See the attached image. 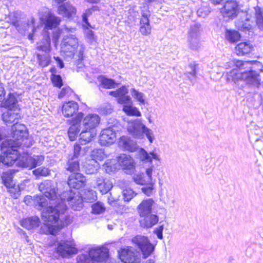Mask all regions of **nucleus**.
Here are the masks:
<instances>
[{
    "instance_id": "f257e3e1",
    "label": "nucleus",
    "mask_w": 263,
    "mask_h": 263,
    "mask_svg": "<svg viewBox=\"0 0 263 263\" xmlns=\"http://www.w3.org/2000/svg\"><path fill=\"white\" fill-rule=\"evenodd\" d=\"M237 68H234L227 72V80L236 83L242 81L250 87H258L260 85V76L256 69L261 70L263 65L256 61H241L235 62Z\"/></svg>"
},
{
    "instance_id": "f03ea898",
    "label": "nucleus",
    "mask_w": 263,
    "mask_h": 263,
    "mask_svg": "<svg viewBox=\"0 0 263 263\" xmlns=\"http://www.w3.org/2000/svg\"><path fill=\"white\" fill-rule=\"evenodd\" d=\"M138 153L139 160L145 163H149V165L145 167V174L144 173L136 174L133 176V180L137 184L144 185L153 180V176L155 177L159 175V170L152 164V160L159 161L160 156L155 151L148 153L143 148H139Z\"/></svg>"
},
{
    "instance_id": "7ed1b4c3",
    "label": "nucleus",
    "mask_w": 263,
    "mask_h": 263,
    "mask_svg": "<svg viewBox=\"0 0 263 263\" xmlns=\"http://www.w3.org/2000/svg\"><path fill=\"white\" fill-rule=\"evenodd\" d=\"M86 180V177L79 173H72L68 177L67 184L74 190L67 191V201L74 210H80L83 206V198L78 190L85 185Z\"/></svg>"
},
{
    "instance_id": "20e7f679",
    "label": "nucleus",
    "mask_w": 263,
    "mask_h": 263,
    "mask_svg": "<svg viewBox=\"0 0 263 263\" xmlns=\"http://www.w3.org/2000/svg\"><path fill=\"white\" fill-rule=\"evenodd\" d=\"M12 139L3 142V146L10 148L29 147L32 144V139L29 136L26 127L16 122L11 127Z\"/></svg>"
},
{
    "instance_id": "39448f33",
    "label": "nucleus",
    "mask_w": 263,
    "mask_h": 263,
    "mask_svg": "<svg viewBox=\"0 0 263 263\" xmlns=\"http://www.w3.org/2000/svg\"><path fill=\"white\" fill-rule=\"evenodd\" d=\"M109 250L105 247L93 246L77 257L76 263H110Z\"/></svg>"
},
{
    "instance_id": "423d86ee",
    "label": "nucleus",
    "mask_w": 263,
    "mask_h": 263,
    "mask_svg": "<svg viewBox=\"0 0 263 263\" xmlns=\"http://www.w3.org/2000/svg\"><path fill=\"white\" fill-rule=\"evenodd\" d=\"M63 213L60 208V202H58L55 206H48L43 212L42 217L48 228V234L55 235L63 228V225L59 223L60 216Z\"/></svg>"
},
{
    "instance_id": "0eeeda50",
    "label": "nucleus",
    "mask_w": 263,
    "mask_h": 263,
    "mask_svg": "<svg viewBox=\"0 0 263 263\" xmlns=\"http://www.w3.org/2000/svg\"><path fill=\"white\" fill-rule=\"evenodd\" d=\"M75 28H68L67 27V57L73 56L77 60V64L79 68L82 67L83 60V54L85 47L83 44L79 45L78 39L75 34H69V32L73 33Z\"/></svg>"
},
{
    "instance_id": "6e6552de",
    "label": "nucleus",
    "mask_w": 263,
    "mask_h": 263,
    "mask_svg": "<svg viewBox=\"0 0 263 263\" xmlns=\"http://www.w3.org/2000/svg\"><path fill=\"white\" fill-rule=\"evenodd\" d=\"M117 162L116 159L107 160L103 164L105 171L107 173L114 172L118 169L119 165L125 170L126 174H130L135 168V163L133 159L126 154H121L118 157Z\"/></svg>"
},
{
    "instance_id": "1a4fd4ad",
    "label": "nucleus",
    "mask_w": 263,
    "mask_h": 263,
    "mask_svg": "<svg viewBox=\"0 0 263 263\" xmlns=\"http://www.w3.org/2000/svg\"><path fill=\"white\" fill-rule=\"evenodd\" d=\"M39 188L44 194V195H40L36 197V200L40 206L43 207L46 204L45 202L43 201V199H44V196L50 200L59 199L55 189L54 187H51L50 182L48 181H45L41 183Z\"/></svg>"
},
{
    "instance_id": "9d476101",
    "label": "nucleus",
    "mask_w": 263,
    "mask_h": 263,
    "mask_svg": "<svg viewBox=\"0 0 263 263\" xmlns=\"http://www.w3.org/2000/svg\"><path fill=\"white\" fill-rule=\"evenodd\" d=\"M132 242L140 250L144 258H147L154 251V246L147 237L137 235L132 239Z\"/></svg>"
},
{
    "instance_id": "9b49d317",
    "label": "nucleus",
    "mask_w": 263,
    "mask_h": 263,
    "mask_svg": "<svg viewBox=\"0 0 263 263\" xmlns=\"http://www.w3.org/2000/svg\"><path fill=\"white\" fill-rule=\"evenodd\" d=\"M2 148H5L6 149L0 156V163L7 167L12 166L19 158L20 154L15 149V148L4 147L3 143Z\"/></svg>"
},
{
    "instance_id": "f8f14e48",
    "label": "nucleus",
    "mask_w": 263,
    "mask_h": 263,
    "mask_svg": "<svg viewBox=\"0 0 263 263\" xmlns=\"http://www.w3.org/2000/svg\"><path fill=\"white\" fill-rule=\"evenodd\" d=\"M83 118V114L82 112H79L71 120H67V123L69 122V124L70 125L67 132L70 141H74L76 139L78 133L80 131V123Z\"/></svg>"
},
{
    "instance_id": "ddd939ff",
    "label": "nucleus",
    "mask_w": 263,
    "mask_h": 263,
    "mask_svg": "<svg viewBox=\"0 0 263 263\" xmlns=\"http://www.w3.org/2000/svg\"><path fill=\"white\" fill-rule=\"evenodd\" d=\"M117 130L115 125L110 126L103 129L99 138L100 144L103 146H107L113 143L116 140Z\"/></svg>"
},
{
    "instance_id": "4468645a",
    "label": "nucleus",
    "mask_w": 263,
    "mask_h": 263,
    "mask_svg": "<svg viewBox=\"0 0 263 263\" xmlns=\"http://www.w3.org/2000/svg\"><path fill=\"white\" fill-rule=\"evenodd\" d=\"M145 125L140 119H135L128 122L127 130L129 134L135 138L140 139L143 136V129Z\"/></svg>"
},
{
    "instance_id": "2eb2a0df",
    "label": "nucleus",
    "mask_w": 263,
    "mask_h": 263,
    "mask_svg": "<svg viewBox=\"0 0 263 263\" xmlns=\"http://www.w3.org/2000/svg\"><path fill=\"white\" fill-rule=\"evenodd\" d=\"M200 25L195 24L191 25L189 31V41L190 47L193 50H197L199 47V34Z\"/></svg>"
},
{
    "instance_id": "dca6fc26",
    "label": "nucleus",
    "mask_w": 263,
    "mask_h": 263,
    "mask_svg": "<svg viewBox=\"0 0 263 263\" xmlns=\"http://www.w3.org/2000/svg\"><path fill=\"white\" fill-rule=\"evenodd\" d=\"M119 256L121 261L124 263H138L140 258L137 253L131 248H124L118 252Z\"/></svg>"
},
{
    "instance_id": "f3484780",
    "label": "nucleus",
    "mask_w": 263,
    "mask_h": 263,
    "mask_svg": "<svg viewBox=\"0 0 263 263\" xmlns=\"http://www.w3.org/2000/svg\"><path fill=\"white\" fill-rule=\"evenodd\" d=\"M238 4L235 1H228L221 10L224 17L233 18L238 12Z\"/></svg>"
},
{
    "instance_id": "a211bd4d",
    "label": "nucleus",
    "mask_w": 263,
    "mask_h": 263,
    "mask_svg": "<svg viewBox=\"0 0 263 263\" xmlns=\"http://www.w3.org/2000/svg\"><path fill=\"white\" fill-rule=\"evenodd\" d=\"M21 118L20 109L17 107L8 109L2 114V119L6 124H10Z\"/></svg>"
},
{
    "instance_id": "6ab92c4d",
    "label": "nucleus",
    "mask_w": 263,
    "mask_h": 263,
    "mask_svg": "<svg viewBox=\"0 0 263 263\" xmlns=\"http://www.w3.org/2000/svg\"><path fill=\"white\" fill-rule=\"evenodd\" d=\"M158 221V216L152 213L144 216H140L139 219L140 225L143 228H151L156 224Z\"/></svg>"
},
{
    "instance_id": "aec40b11",
    "label": "nucleus",
    "mask_w": 263,
    "mask_h": 263,
    "mask_svg": "<svg viewBox=\"0 0 263 263\" xmlns=\"http://www.w3.org/2000/svg\"><path fill=\"white\" fill-rule=\"evenodd\" d=\"M150 13L149 11L146 12L141 11V18L140 21V31L144 35H148L151 32V27L149 24V16Z\"/></svg>"
},
{
    "instance_id": "412c9836",
    "label": "nucleus",
    "mask_w": 263,
    "mask_h": 263,
    "mask_svg": "<svg viewBox=\"0 0 263 263\" xmlns=\"http://www.w3.org/2000/svg\"><path fill=\"white\" fill-rule=\"evenodd\" d=\"M118 144L124 151L130 152H135L138 148L137 143L127 136L121 137Z\"/></svg>"
},
{
    "instance_id": "4be33fe9",
    "label": "nucleus",
    "mask_w": 263,
    "mask_h": 263,
    "mask_svg": "<svg viewBox=\"0 0 263 263\" xmlns=\"http://www.w3.org/2000/svg\"><path fill=\"white\" fill-rule=\"evenodd\" d=\"M100 120V119L98 115L96 114H89L86 116L83 120V127L85 129L96 131L95 128L99 123Z\"/></svg>"
},
{
    "instance_id": "5701e85b",
    "label": "nucleus",
    "mask_w": 263,
    "mask_h": 263,
    "mask_svg": "<svg viewBox=\"0 0 263 263\" xmlns=\"http://www.w3.org/2000/svg\"><path fill=\"white\" fill-rule=\"evenodd\" d=\"M154 204L153 199L149 198L143 200L138 206V212L139 216H144L152 213V207Z\"/></svg>"
},
{
    "instance_id": "b1692460",
    "label": "nucleus",
    "mask_w": 263,
    "mask_h": 263,
    "mask_svg": "<svg viewBox=\"0 0 263 263\" xmlns=\"http://www.w3.org/2000/svg\"><path fill=\"white\" fill-rule=\"evenodd\" d=\"M40 224V220L37 216L28 217L23 218L20 221L21 226L27 230H31L38 227Z\"/></svg>"
},
{
    "instance_id": "393cba45",
    "label": "nucleus",
    "mask_w": 263,
    "mask_h": 263,
    "mask_svg": "<svg viewBox=\"0 0 263 263\" xmlns=\"http://www.w3.org/2000/svg\"><path fill=\"white\" fill-rule=\"evenodd\" d=\"M102 194L109 192L112 187V183L107 179H104L102 176L98 177L96 179V186Z\"/></svg>"
},
{
    "instance_id": "a878e982",
    "label": "nucleus",
    "mask_w": 263,
    "mask_h": 263,
    "mask_svg": "<svg viewBox=\"0 0 263 263\" xmlns=\"http://www.w3.org/2000/svg\"><path fill=\"white\" fill-rule=\"evenodd\" d=\"M241 20H237L236 22V26L239 30L246 31L251 28L250 17L246 11L241 12Z\"/></svg>"
},
{
    "instance_id": "bb28decb",
    "label": "nucleus",
    "mask_w": 263,
    "mask_h": 263,
    "mask_svg": "<svg viewBox=\"0 0 263 263\" xmlns=\"http://www.w3.org/2000/svg\"><path fill=\"white\" fill-rule=\"evenodd\" d=\"M197 70L198 64L193 62L189 64L187 70L184 73L192 85H194L196 82Z\"/></svg>"
},
{
    "instance_id": "cd10ccee",
    "label": "nucleus",
    "mask_w": 263,
    "mask_h": 263,
    "mask_svg": "<svg viewBox=\"0 0 263 263\" xmlns=\"http://www.w3.org/2000/svg\"><path fill=\"white\" fill-rule=\"evenodd\" d=\"M96 134V131L85 129L84 127H83L80 134L79 143L81 145H85L89 143Z\"/></svg>"
},
{
    "instance_id": "c85d7f7f",
    "label": "nucleus",
    "mask_w": 263,
    "mask_h": 263,
    "mask_svg": "<svg viewBox=\"0 0 263 263\" xmlns=\"http://www.w3.org/2000/svg\"><path fill=\"white\" fill-rule=\"evenodd\" d=\"M60 19L49 13L47 14L45 20V29L51 30L56 28L60 23Z\"/></svg>"
},
{
    "instance_id": "c756f323",
    "label": "nucleus",
    "mask_w": 263,
    "mask_h": 263,
    "mask_svg": "<svg viewBox=\"0 0 263 263\" xmlns=\"http://www.w3.org/2000/svg\"><path fill=\"white\" fill-rule=\"evenodd\" d=\"M253 46L248 42H241L235 47L236 53L238 55L242 56L249 53Z\"/></svg>"
},
{
    "instance_id": "7c9ffc66",
    "label": "nucleus",
    "mask_w": 263,
    "mask_h": 263,
    "mask_svg": "<svg viewBox=\"0 0 263 263\" xmlns=\"http://www.w3.org/2000/svg\"><path fill=\"white\" fill-rule=\"evenodd\" d=\"M16 172V171L15 170H10L4 172L2 174L1 176L2 183L5 186H7L13 183V179L14 177V174Z\"/></svg>"
},
{
    "instance_id": "2f4dec72",
    "label": "nucleus",
    "mask_w": 263,
    "mask_h": 263,
    "mask_svg": "<svg viewBox=\"0 0 263 263\" xmlns=\"http://www.w3.org/2000/svg\"><path fill=\"white\" fill-rule=\"evenodd\" d=\"M7 192L13 199H17L21 195V189L19 185L13 183L6 186Z\"/></svg>"
},
{
    "instance_id": "473e14b6",
    "label": "nucleus",
    "mask_w": 263,
    "mask_h": 263,
    "mask_svg": "<svg viewBox=\"0 0 263 263\" xmlns=\"http://www.w3.org/2000/svg\"><path fill=\"white\" fill-rule=\"evenodd\" d=\"M123 111L128 116L140 117L141 114L138 109L134 107L133 103L128 105H124L123 106Z\"/></svg>"
},
{
    "instance_id": "72a5a7b5",
    "label": "nucleus",
    "mask_w": 263,
    "mask_h": 263,
    "mask_svg": "<svg viewBox=\"0 0 263 263\" xmlns=\"http://www.w3.org/2000/svg\"><path fill=\"white\" fill-rule=\"evenodd\" d=\"M37 45L36 49L39 51H44V53H49L50 51V41L49 37L41 40Z\"/></svg>"
},
{
    "instance_id": "f704fd0d",
    "label": "nucleus",
    "mask_w": 263,
    "mask_h": 263,
    "mask_svg": "<svg viewBox=\"0 0 263 263\" xmlns=\"http://www.w3.org/2000/svg\"><path fill=\"white\" fill-rule=\"evenodd\" d=\"M37 62L39 65L42 67L48 66L50 62V56L49 53H44V54H36Z\"/></svg>"
},
{
    "instance_id": "c9c22d12",
    "label": "nucleus",
    "mask_w": 263,
    "mask_h": 263,
    "mask_svg": "<svg viewBox=\"0 0 263 263\" xmlns=\"http://www.w3.org/2000/svg\"><path fill=\"white\" fill-rule=\"evenodd\" d=\"M99 80L102 87L104 88L110 89L115 88L116 85L115 80L105 78L102 76L99 77Z\"/></svg>"
},
{
    "instance_id": "e433bc0d",
    "label": "nucleus",
    "mask_w": 263,
    "mask_h": 263,
    "mask_svg": "<svg viewBox=\"0 0 263 263\" xmlns=\"http://www.w3.org/2000/svg\"><path fill=\"white\" fill-rule=\"evenodd\" d=\"M78 109L79 106L76 102L67 100V118L72 116L74 113L78 111Z\"/></svg>"
},
{
    "instance_id": "4c0bfd02",
    "label": "nucleus",
    "mask_w": 263,
    "mask_h": 263,
    "mask_svg": "<svg viewBox=\"0 0 263 263\" xmlns=\"http://www.w3.org/2000/svg\"><path fill=\"white\" fill-rule=\"evenodd\" d=\"M226 37L231 43H235L239 40L240 34L237 31L227 30L226 32Z\"/></svg>"
},
{
    "instance_id": "58836bf2",
    "label": "nucleus",
    "mask_w": 263,
    "mask_h": 263,
    "mask_svg": "<svg viewBox=\"0 0 263 263\" xmlns=\"http://www.w3.org/2000/svg\"><path fill=\"white\" fill-rule=\"evenodd\" d=\"M83 28L84 30V33L87 41L90 44L96 42L97 37L95 35L94 32L89 29L91 28V27H85Z\"/></svg>"
},
{
    "instance_id": "ea45409f",
    "label": "nucleus",
    "mask_w": 263,
    "mask_h": 263,
    "mask_svg": "<svg viewBox=\"0 0 263 263\" xmlns=\"http://www.w3.org/2000/svg\"><path fill=\"white\" fill-rule=\"evenodd\" d=\"M78 252V250L73 239H67V256L77 254Z\"/></svg>"
},
{
    "instance_id": "a19ab883",
    "label": "nucleus",
    "mask_w": 263,
    "mask_h": 263,
    "mask_svg": "<svg viewBox=\"0 0 263 263\" xmlns=\"http://www.w3.org/2000/svg\"><path fill=\"white\" fill-rule=\"evenodd\" d=\"M92 213L95 214H100L105 211L104 204L100 202L97 201L95 203L92 204Z\"/></svg>"
},
{
    "instance_id": "79ce46f5",
    "label": "nucleus",
    "mask_w": 263,
    "mask_h": 263,
    "mask_svg": "<svg viewBox=\"0 0 263 263\" xmlns=\"http://www.w3.org/2000/svg\"><path fill=\"white\" fill-rule=\"evenodd\" d=\"M50 80L54 87L61 88L63 85L62 77L59 74H51Z\"/></svg>"
},
{
    "instance_id": "37998d69",
    "label": "nucleus",
    "mask_w": 263,
    "mask_h": 263,
    "mask_svg": "<svg viewBox=\"0 0 263 263\" xmlns=\"http://www.w3.org/2000/svg\"><path fill=\"white\" fill-rule=\"evenodd\" d=\"M85 172L87 174H93L97 172L99 166L96 161L93 160L90 161L89 163L87 164V165L85 166Z\"/></svg>"
},
{
    "instance_id": "c03bdc74",
    "label": "nucleus",
    "mask_w": 263,
    "mask_h": 263,
    "mask_svg": "<svg viewBox=\"0 0 263 263\" xmlns=\"http://www.w3.org/2000/svg\"><path fill=\"white\" fill-rule=\"evenodd\" d=\"M2 101V105L3 107L9 109L15 107L14 105L15 103V99L12 95H9L7 99L5 100L4 99Z\"/></svg>"
},
{
    "instance_id": "a18cd8bd",
    "label": "nucleus",
    "mask_w": 263,
    "mask_h": 263,
    "mask_svg": "<svg viewBox=\"0 0 263 263\" xmlns=\"http://www.w3.org/2000/svg\"><path fill=\"white\" fill-rule=\"evenodd\" d=\"M155 180H153L151 183H147L142 187V192L147 196H150L152 195L154 190V185L155 184Z\"/></svg>"
},
{
    "instance_id": "49530a36",
    "label": "nucleus",
    "mask_w": 263,
    "mask_h": 263,
    "mask_svg": "<svg viewBox=\"0 0 263 263\" xmlns=\"http://www.w3.org/2000/svg\"><path fill=\"white\" fill-rule=\"evenodd\" d=\"M131 94L140 103L142 104L145 103L144 95L143 93L138 91L135 88H132L131 89Z\"/></svg>"
},
{
    "instance_id": "de8ad7c7",
    "label": "nucleus",
    "mask_w": 263,
    "mask_h": 263,
    "mask_svg": "<svg viewBox=\"0 0 263 263\" xmlns=\"http://www.w3.org/2000/svg\"><path fill=\"white\" fill-rule=\"evenodd\" d=\"M127 93H120L119 98L117 99V102L119 104L124 105H128L132 104V101L130 97L127 95Z\"/></svg>"
},
{
    "instance_id": "09e8293b",
    "label": "nucleus",
    "mask_w": 263,
    "mask_h": 263,
    "mask_svg": "<svg viewBox=\"0 0 263 263\" xmlns=\"http://www.w3.org/2000/svg\"><path fill=\"white\" fill-rule=\"evenodd\" d=\"M33 174L36 176H47L49 175L50 171L47 168L40 167L35 169Z\"/></svg>"
},
{
    "instance_id": "8fccbe9b",
    "label": "nucleus",
    "mask_w": 263,
    "mask_h": 263,
    "mask_svg": "<svg viewBox=\"0 0 263 263\" xmlns=\"http://www.w3.org/2000/svg\"><path fill=\"white\" fill-rule=\"evenodd\" d=\"M84 199L88 202H92L97 199V193L93 190H88L85 192Z\"/></svg>"
},
{
    "instance_id": "3c124183",
    "label": "nucleus",
    "mask_w": 263,
    "mask_h": 263,
    "mask_svg": "<svg viewBox=\"0 0 263 263\" xmlns=\"http://www.w3.org/2000/svg\"><path fill=\"white\" fill-rule=\"evenodd\" d=\"M128 92V89L125 86H122L119 89H117L116 91H111L109 92V94L112 96H114L116 98H119L120 93H127Z\"/></svg>"
},
{
    "instance_id": "603ef678",
    "label": "nucleus",
    "mask_w": 263,
    "mask_h": 263,
    "mask_svg": "<svg viewBox=\"0 0 263 263\" xmlns=\"http://www.w3.org/2000/svg\"><path fill=\"white\" fill-rule=\"evenodd\" d=\"M128 92V89L125 86H122L119 89H117L116 91H111L109 92V94L112 96H114L116 98H119L120 93H127Z\"/></svg>"
},
{
    "instance_id": "864d4df0",
    "label": "nucleus",
    "mask_w": 263,
    "mask_h": 263,
    "mask_svg": "<svg viewBox=\"0 0 263 263\" xmlns=\"http://www.w3.org/2000/svg\"><path fill=\"white\" fill-rule=\"evenodd\" d=\"M67 19L74 18L76 15L77 9L71 4L67 2Z\"/></svg>"
},
{
    "instance_id": "5fc2aeb1",
    "label": "nucleus",
    "mask_w": 263,
    "mask_h": 263,
    "mask_svg": "<svg viewBox=\"0 0 263 263\" xmlns=\"http://www.w3.org/2000/svg\"><path fill=\"white\" fill-rule=\"evenodd\" d=\"M136 195L135 192L130 189H127L123 191V196L125 201H130Z\"/></svg>"
},
{
    "instance_id": "6e6d98bb",
    "label": "nucleus",
    "mask_w": 263,
    "mask_h": 263,
    "mask_svg": "<svg viewBox=\"0 0 263 263\" xmlns=\"http://www.w3.org/2000/svg\"><path fill=\"white\" fill-rule=\"evenodd\" d=\"M210 12V8L208 6H202L199 8L197 11V14L198 16L205 17Z\"/></svg>"
},
{
    "instance_id": "4d7b16f0",
    "label": "nucleus",
    "mask_w": 263,
    "mask_h": 263,
    "mask_svg": "<svg viewBox=\"0 0 263 263\" xmlns=\"http://www.w3.org/2000/svg\"><path fill=\"white\" fill-rule=\"evenodd\" d=\"M79 170V163L77 160H73L69 162V166L67 168V171H69L71 173H76V172Z\"/></svg>"
},
{
    "instance_id": "13d9d810",
    "label": "nucleus",
    "mask_w": 263,
    "mask_h": 263,
    "mask_svg": "<svg viewBox=\"0 0 263 263\" xmlns=\"http://www.w3.org/2000/svg\"><path fill=\"white\" fill-rule=\"evenodd\" d=\"M56 251L60 256L64 257L66 255V246L65 242L63 243H59L57 248Z\"/></svg>"
},
{
    "instance_id": "bf43d9fd",
    "label": "nucleus",
    "mask_w": 263,
    "mask_h": 263,
    "mask_svg": "<svg viewBox=\"0 0 263 263\" xmlns=\"http://www.w3.org/2000/svg\"><path fill=\"white\" fill-rule=\"evenodd\" d=\"M256 24L260 30H263V12H258L256 13Z\"/></svg>"
},
{
    "instance_id": "052dcab7",
    "label": "nucleus",
    "mask_w": 263,
    "mask_h": 263,
    "mask_svg": "<svg viewBox=\"0 0 263 263\" xmlns=\"http://www.w3.org/2000/svg\"><path fill=\"white\" fill-rule=\"evenodd\" d=\"M144 134L146 136V137L148 139L149 142L151 143H153V140H154V135H153V131L151 129L148 128L145 126V128L143 129V134Z\"/></svg>"
},
{
    "instance_id": "680f3d73",
    "label": "nucleus",
    "mask_w": 263,
    "mask_h": 263,
    "mask_svg": "<svg viewBox=\"0 0 263 263\" xmlns=\"http://www.w3.org/2000/svg\"><path fill=\"white\" fill-rule=\"evenodd\" d=\"M89 15H87L86 13L84 12L82 14V22H83V27H91V28L94 29V27H92L90 23L88 22V17H89Z\"/></svg>"
},
{
    "instance_id": "e2e57ef3",
    "label": "nucleus",
    "mask_w": 263,
    "mask_h": 263,
    "mask_svg": "<svg viewBox=\"0 0 263 263\" xmlns=\"http://www.w3.org/2000/svg\"><path fill=\"white\" fill-rule=\"evenodd\" d=\"M164 229V225L162 224L158 227L156 228L154 232L155 234H156L158 238L160 239H162L163 238V231Z\"/></svg>"
},
{
    "instance_id": "0e129e2a",
    "label": "nucleus",
    "mask_w": 263,
    "mask_h": 263,
    "mask_svg": "<svg viewBox=\"0 0 263 263\" xmlns=\"http://www.w3.org/2000/svg\"><path fill=\"white\" fill-rule=\"evenodd\" d=\"M54 2L58 5H59L58 7V11L59 13L65 12L66 11V6L65 4H64V2L65 0H54Z\"/></svg>"
},
{
    "instance_id": "69168bd1",
    "label": "nucleus",
    "mask_w": 263,
    "mask_h": 263,
    "mask_svg": "<svg viewBox=\"0 0 263 263\" xmlns=\"http://www.w3.org/2000/svg\"><path fill=\"white\" fill-rule=\"evenodd\" d=\"M103 153L102 149L93 151L91 155L96 159L101 160L103 158Z\"/></svg>"
},
{
    "instance_id": "338daca9",
    "label": "nucleus",
    "mask_w": 263,
    "mask_h": 263,
    "mask_svg": "<svg viewBox=\"0 0 263 263\" xmlns=\"http://www.w3.org/2000/svg\"><path fill=\"white\" fill-rule=\"evenodd\" d=\"M81 147L79 144L76 143L73 146V156L74 158H77L80 154Z\"/></svg>"
},
{
    "instance_id": "774afa93",
    "label": "nucleus",
    "mask_w": 263,
    "mask_h": 263,
    "mask_svg": "<svg viewBox=\"0 0 263 263\" xmlns=\"http://www.w3.org/2000/svg\"><path fill=\"white\" fill-rule=\"evenodd\" d=\"M67 97H70L71 99L77 98V96L74 93L73 90L68 86H67Z\"/></svg>"
}]
</instances>
